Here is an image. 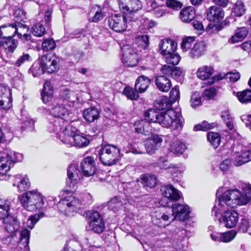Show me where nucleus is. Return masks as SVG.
I'll return each mask as SVG.
<instances>
[{"label":"nucleus","instance_id":"nucleus-1","mask_svg":"<svg viewBox=\"0 0 251 251\" xmlns=\"http://www.w3.org/2000/svg\"><path fill=\"white\" fill-rule=\"evenodd\" d=\"M162 195L164 197L160 201V204L163 207H172V221L176 220L184 221L189 218L190 207L186 204L174 203L181 197V193L172 185H163L161 188Z\"/></svg>","mask_w":251,"mask_h":251},{"label":"nucleus","instance_id":"nucleus-2","mask_svg":"<svg viewBox=\"0 0 251 251\" xmlns=\"http://www.w3.org/2000/svg\"><path fill=\"white\" fill-rule=\"evenodd\" d=\"M239 186L242 190V192L236 189H229L221 195H217L219 206L223 208L226 206L233 208L250 202L251 201V185L241 183Z\"/></svg>","mask_w":251,"mask_h":251},{"label":"nucleus","instance_id":"nucleus-3","mask_svg":"<svg viewBox=\"0 0 251 251\" xmlns=\"http://www.w3.org/2000/svg\"><path fill=\"white\" fill-rule=\"evenodd\" d=\"M145 117L148 118L149 121L158 123L162 126L169 128L172 126L178 129L182 127L180 110L169 109L159 112L155 109H150L144 113Z\"/></svg>","mask_w":251,"mask_h":251},{"label":"nucleus","instance_id":"nucleus-4","mask_svg":"<svg viewBox=\"0 0 251 251\" xmlns=\"http://www.w3.org/2000/svg\"><path fill=\"white\" fill-rule=\"evenodd\" d=\"M92 203V196L88 193H83L77 196L70 195L61 199L58 207L61 212L70 216L77 210Z\"/></svg>","mask_w":251,"mask_h":251},{"label":"nucleus","instance_id":"nucleus-5","mask_svg":"<svg viewBox=\"0 0 251 251\" xmlns=\"http://www.w3.org/2000/svg\"><path fill=\"white\" fill-rule=\"evenodd\" d=\"M61 141L66 145L78 148H84L90 143V140L80 134L75 127L69 126L60 134Z\"/></svg>","mask_w":251,"mask_h":251},{"label":"nucleus","instance_id":"nucleus-6","mask_svg":"<svg viewBox=\"0 0 251 251\" xmlns=\"http://www.w3.org/2000/svg\"><path fill=\"white\" fill-rule=\"evenodd\" d=\"M18 200L24 208L29 211L40 210L45 204L43 195L36 190L29 191L19 195Z\"/></svg>","mask_w":251,"mask_h":251},{"label":"nucleus","instance_id":"nucleus-7","mask_svg":"<svg viewBox=\"0 0 251 251\" xmlns=\"http://www.w3.org/2000/svg\"><path fill=\"white\" fill-rule=\"evenodd\" d=\"M225 16L223 9L217 6H212L206 10V17L210 23L206 27V30L210 33H216L223 28L221 22Z\"/></svg>","mask_w":251,"mask_h":251},{"label":"nucleus","instance_id":"nucleus-8","mask_svg":"<svg viewBox=\"0 0 251 251\" xmlns=\"http://www.w3.org/2000/svg\"><path fill=\"white\" fill-rule=\"evenodd\" d=\"M101 163L105 166L115 165L120 159V150L113 145L105 144L101 146L99 152Z\"/></svg>","mask_w":251,"mask_h":251},{"label":"nucleus","instance_id":"nucleus-9","mask_svg":"<svg viewBox=\"0 0 251 251\" xmlns=\"http://www.w3.org/2000/svg\"><path fill=\"white\" fill-rule=\"evenodd\" d=\"M41 62L42 69L37 74H52L58 71L59 69L60 59L54 54L48 53L42 55L38 59Z\"/></svg>","mask_w":251,"mask_h":251},{"label":"nucleus","instance_id":"nucleus-10","mask_svg":"<svg viewBox=\"0 0 251 251\" xmlns=\"http://www.w3.org/2000/svg\"><path fill=\"white\" fill-rule=\"evenodd\" d=\"M68 179L64 191L67 193H74L77 188V183L82 177V173L78 169L77 165L71 164L67 171Z\"/></svg>","mask_w":251,"mask_h":251},{"label":"nucleus","instance_id":"nucleus-11","mask_svg":"<svg viewBox=\"0 0 251 251\" xmlns=\"http://www.w3.org/2000/svg\"><path fill=\"white\" fill-rule=\"evenodd\" d=\"M136 18L128 15L115 14L108 18V25L109 27L117 32L125 31L127 27L126 23L134 21Z\"/></svg>","mask_w":251,"mask_h":251},{"label":"nucleus","instance_id":"nucleus-12","mask_svg":"<svg viewBox=\"0 0 251 251\" xmlns=\"http://www.w3.org/2000/svg\"><path fill=\"white\" fill-rule=\"evenodd\" d=\"M121 49L123 51L122 61L125 65L130 67L136 66L138 62L137 50L128 45L124 46Z\"/></svg>","mask_w":251,"mask_h":251},{"label":"nucleus","instance_id":"nucleus-13","mask_svg":"<svg viewBox=\"0 0 251 251\" xmlns=\"http://www.w3.org/2000/svg\"><path fill=\"white\" fill-rule=\"evenodd\" d=\"M119 8L126 15L133 17L135 13L142 8L139 0H118Z\"/></svg>","mask_w":251,"mask_h":251},{"label":"nucleus","instance_id":"nucleus-14","mask_svg":"<svg viewBox=\"0 0 251 251\" xmlns=\"http://www.w3.org/2000/svg\"><path fill=\"white\" fill-rule=\"evenodd\" d=\"M90 219L91 230L98 234L102 232L105 226L101 215L97 211H93L90 214Z\"/></svg>","mask_w":251,"mask_h":251},{"label":"nucleus","instance_id":"nucleus-15","mask_svg":"<svg viewBox=\"0 0 251 251\" xmlns=\"http://www.w3.org/2000/svg\"><path fill=\"white\" fill-rule=\"evenodd\" d=\"M11 89L7 85L0 84V109H8L12 105Z\"/></svg>","mask_w":251,"mask_h":251},{"label":"nucleus","instance_id":"nucleus-16","mask_svg":"<svg viewBox=\"0 0 251 251\" xmlns=\"http://www.w3.org/2000/svg\"><path fill=\"white\" fill-rule=\"evenodd\" d=\"M50 112L54 117V118L62 120L68 117L69 114V111L61 100L55 101L52 103Z\"/></svg>","mask_w":251,"mask_h":251},{"label":"nucleus","instance_id":"nucleus-17","mask_svg":"<svg viewBox=\"0 0 251 251\" xmlns=\"http://www.w3.org/2000/svg\"><path fill=\"white\" fill-rule=\"evenodd\" d=\"M80 168L82 174L87 177L93 176L97 170L95 162L91 156L83 158L80 163Z\"/></svg>","mask_w":251,"mask_h":251},{"label":"nucleus","instance_id":"nucleus-18","mask_svg":"<svg viewBox=\"0 0 251 251\" xmlns=\"http://www.w3.org/2000/svg\"><path fill=\"white\" fill-rule=\"evenodd\" d=\"M223 223L227 228H233L236 226L239 220V214L235 210H226L222 216Z\"/></svg>","mask_w":251,"mask_h":251},{"label":"nucleus","instance_id":"nucleus-19","mask_svg":"<svg viewBox=\"0 0 251 251\" xmlns=\"http://www.w3.org/2000/svg\"><path fill=\"white\" fill-rule=\"evenodd\" d=\"M176 47V43L171 39L162 40L159 45V52L165 57L175 52Z\"/></svg>","mask_w":251,"mask_h":251},{"label":"nucleus","instance_id":"nucleus-20","mask_svg":"<svg viewBox=\"0 0 251 251\" xmlns=\"http://www.w3.org/2000/svg\"><path fill=\"white\" fill-rule=\"evenodd\" d=\"M66 123L64 120L58 118H52L49 123L48 126V130L50 132H54L58 135L59 138L61 139L60 134L63 131L65 127Z\"/></svg>","mask_w":251,"mask_h":251},{"label":"nucleus","instance_id":"nucleus-21","mask_svg":"<svg viewBox=\"0 0 251 251\" xmlns=\"http://www.w3.org/2000/svg\"><path fill=\"white\" fill-rule=\"evenodd\" d=\"M12 185L14 187L16 186L19 192H22L29 188L30 183L27 177L17 175L13 177Z\"/></svg>","mask_w":251,"mask_h":251},{"label":"nucleus","instance_id":"nucleus-22","mask_svg":"<svg viewBox=\"0 0 251 251\" xmlns=\"http://www.w3.org/2000/svg\"><path fill=\"white\" fill-rule=\"evenodd\" d=\"M154 82L157 89L163 92H168L171 87L172 83L170 79L164 75L155 76Z\"/></svg>","mask_w":251,"mask_h":251},{"label":"nucleus","instance_id":"nucleus-23","mask_svg":"<svg viewBox=\"0 0 251 251\" xmlns=\"http://www.w3.org/2000/svg\"><path fill=\"white\" fill-rule=\"evenodd\" d=\"M1 222L4 224L5 230L8 233H13L19 229V224L14 217L8 216Z\"/></svg>","mask_w":251,"mask_h":251},{"label":"nucleus","instance_id":"nucleus-24","mask_svg":"<svg viewBox=\"0 0 251 251\" xmlns=\"http://www.w3.org/2000/svg\"><path fill=\"white\" fill-rule=\"evenodd\" d=\"M12 165V160L7 152H0V174L6 175Z\"/></svg>","mask_w":251,"mask_h":251},{"label":"nucleus","instance_id":"nucleus-25","mask_svg":"<svg viewBox=\"0 0 251 251\" xmlns=\"http://www.w3.org/2000/svg\"><path fill=\"white\" fill-rule=\"evenodd\" d=\"M206 44L203 42L196 43L189 52V56L192 58H198L202 56L206 50Z\"/></svg>","mask_w":251,"mask_h":251},{"label":"nucleus","instance_id":"nucleus-26","mask_svg":"<svg viewBox=\"0 0 251 251\" xmlns=\"http://www.w3.org/2000/svg\"><path fill=\"white\" fill-rule=\"evenodd\" d=\"M100 111L95 107H90L83 110V118L89 123L94 122L100 118Z\"/></svg>","mask_w":251,"mask_h":251},{"label":"nucleus","instance_id":"nucleus-27","mask_svg":"<svg viewBox=\"0 0 251 251\" xmlns=\"http://www.w3.org/2000/svg\"><path fill=\"white\" fill-rule=\"evenodd\" d=\"M30 231L27 229H24L21 231L19 243V251H29L28 244L30 239Z\"/></svg>","mask_w":251,"mask_h":251},{"label":"nucleus","instance_id":"nucleus-28","mask_svg":"<svg viewBox=\"0 0 251 251\" xmlns=\"http://www.w3.org/2000/svg\"><path fill=\"white\" fill-rule=\"evenodd\" d=\"M151 83V80L146 76H139L136 79L135 89L139 93H144L148 89Z\"/></svg>","mask_w":251,"mask_h":251},{"label":"nucleus","instance_id":"nucleus-29","mask_svg":"<svg viewBox=\"0 0 251 251\" xmlns=\"http://www.w3.org/2000/svg\"><path fill=\"white\" fill-rule=\"evenodd\" d=\"M196 16L195 9L192 6H188L181 10L180 19L184 23H189L194 20Z\"/></svg>","mask_w":251,"mask_h":251},{"label":"nucleus","instance_id":"nucleus-30","mask_svg":"<svg viewBox=\"0 0 251 251\" xmlns=\"http://www.w3.org/2000/svg\"><path fill=\"white\" fill-rule=\"evenodd\" d=\"M250 161H251V144L246 150L243 151L241 154L235 158L234 163L235 166H239Z\"/></svg>","mask_w":251,"mask_h":251},{"label":"nucleus","instance_id":"nucleus-31","mask_svg":"<svg viewBox=\"0 0 251 251\" xmlns=\"http://www.w3.org/2000/svg\"><path fill=\"white\" fill-rule=\"evenodd\" d=\"M16 26L13 24L3 25L0 27V38H11L17 33Z\"/></svg>","mask_w":251,"mask_h":251},{"label":"nucleus","instance_id":"nucleus-32","mask_svg":"<svg viewBox=\"0 0 251 251\" xmlns=\"http://www.w3.org/2000/svg\"><path fill=\"white\" fill-rule=\"evenodd\" d=\"M17 46L16 40L11 38H0V47H3L5 50L8 52L12 53L14 51Z\"/></svg>","mask_w":251,"mask_h":251},{"label":"nucleus","instance_id":"nucleus-33","mask_svg":"<svg viewBox=\"0 0 251 251\" xmlns=\"http://www.w3.org/2000/svg\"><path fill=\"white\" fill-rule=\"evenodd\" d=\"M249 33L248 28L247 27H241L237 29L234 35L231 38V42L233 43L242 41L245 39Z\"/></svg>","mask_w":251,"mask_h":251},{"label":"nucleus","instance_id":"nucleus-34","mask_svg":"<svg viewBox=\"0 0 251 251\" xmlns=\"http://www.w3.org/2000/svg\"><path fill=\"white\" fill-rule=\"evenodd\" d=\"M213 73V69L211 66H203L200 68L197 72V76L202 80L209 78Z\"/></svg>","mask_w":251,"mask_h":251},{"label":"nucleus","instance_id":"nucleus-35","mask_svg":"<svg viewBox=\"0 0 251 251\" xmlns=\"http://www.w3.org/2000/svg\"><path fill=\"white\" fill-rule=\"evenodd\" d=\"M124 201V199L121 197L115 196L109 201L108 208L111 210L116 211L122 208Z\"/></svg>","mask_w":251,"mask_h":251},{"label":"nucleus","instance_id":"nucleus-36","mask_svg":"<svg viewBox=\"0 0 251 251\" xmlns=\"http://www.w3.org/2000/svg\"><path fill=\"white\" fill-rule=\"evenodd\" d=\"M61 97L63 101L73 103L77 100L75 93L69 89H65L61 92Z\"/></svg>","mask_w":251,"mask_h":251},{"label":"nucleus","instance_id":"nucleus-37","mask_svg":"<svg viewBox=\"0 0 251 251\" xmlns=\"http://www.w3.org/2000/svg\"><path fill=\"white\" fill-rule=\"evenodd\" d=\"M11 202L8 200L0 199V221L5 217L9 216V211L10 208Z\"/></svg>","mask_w":251,"mask_h":251},{"label":"nucleus","instance_id":"nucleus-38","mask_svg":"<svg viewBox=\"0 0 251 251\" xmlns=\"http://www.w3.org/2000/svg\"><path fill=\"white\" fill-rule=\"evenodd\" d=\"M186 149V145L178 140L173 142L170 146V150L174 154H181Z\"/></svg>","mask_w":251,"mask_h":251},{"label":"nucleus","instance_id":"nucleus-39","mask_svg":"<svg viewBox=\"0 0 251 251\" xmlns=\"http://www.w3.org/2000/svg\"><path fill=\"white\" fill-rule=\"evenodd\" d=\"M155 106L157 111L162 112V111L170 109L171 103L167 98L164 97L157 100L155 103Z\"/></svg>","mask_w":251,"mask_h":251},{"label":"nucleus","instance_id":"nucleus-40","mask_svg":"<svg viewBox=\"0 0 251 251\" xmlns=\"http://www.w3.org/2000/svg\"><path fill=\"white\" fill-rule=\"evenodd\" d=\"M142 183L145 186L153 188L157 183L156 177L154 175H145L142 178Z\"/></svg>","mask_w":251,"mask_h":251},{"label":"nucleus","instance_id":"nucleus-41","mask_svg":"<svg viewBox=\"0 0 251 251\" xmlns=\"http://www.w3.org/2000/svg\"><path fill=\"white\" fill-rule=\"evenodd\" d=\"M123 94L130 100H137L139 98L138 92L129 86H126L123 91Z\"/></svg>","mask_w":251,"mask_h":251},{"label":"nucleus","instance_id":"nucleus-42","mask_svg":"<svg viewBox=\"0 0 251 251\" xmlns=\"http://www.w3.org/2000/svg\"><path fill=\"white\" fill-rule=\"evenodd\" d=\"M237 97L240 102L242 103L251 102V90H246L239 92L237 94Z\"/></svg>","mask_w":251,"mask_h":251},{"label":"nucleus","instance_id":"nucleus-43","mask_svg":"<svg viewBox=\"0 0 251 251\" xmlns=\"http://www.w3.org/2000/svg\"><path fill=\"white\" fill-rule=\"evenodd\" d=\"M187 232L183 228H178L175 230L173 234V239L176 243L183 241L187 236Z\"/></svg>","mask_w":251,"mask_h":251},{"label":"nucleus","instance_id":"nucleus-44","mask_svg":"<svg viewBox=\"0 0 251 251\" xmlns=\"http://www.w3.org/2000/svg\"><path fill=\"white\" fill-rule=\"evenodd\" d=\"M207 139L215 149L219 146L221 142L220 135L217 132H208L207 133Z\"/></svg>","mask_w":251,"mask_h":251},{"label":"nucleus","instance_id":"nucleus-45","mask_svg":"<svg viewBox=\"0 0 251 251\" xmlns=\"http://www.w3.org/2000/svg\"><path fill=\"white\" fill-rule=\"evenodd\" d=\"M246 11L245 7L241 1H237L234 4L232 14L236 17L242 16Z\"/></svg>","mask_w":251,"mask_h":251},{"label":"nucleus","instance_id":"nucleus-46","mask_svg":"<svg viewBox=\"0 0 251 251\" xmlns=\"http://www.w3.org/2000/svg\"><path fill=\"white\" fill-rule=\"evenodd\" d=\"M21 128L23 130L32 131L34 128V121L30 117L22 119Z\"/></svg>","mask_w":251,"mask_h":251},{"label":"nucleus","instance_id":"nucleus-47","mask_svg":"<svg viewBox=\"0 0 251 251\" xmlns=\"http://www.w3.org/2000/svg\"><path fill=\"white\" fill-rule=\"evenodd\" d=\"M31 32L34 36L41 37L45 33V28L40 22L35 24L31 28Z\"/></svg>","mask_w":251,"mask_h":251},{"label":"nucleus","instance_id":"nucleus-48","mask_svg":"<svg viewBox=\"0 0 251 251\" xmlns=\"http://www.w3.org/2000/svg\"><path fill=\"white\" fill-rule=\"evenodd\" d=\"M164 57L165 58L166 62L168 64L173 65H177L179 62L180 59L179 55L176 51L171 53Z\"/></svg>","mask_w":251,"mask_h":251},{"label":"nucleus","instance_id":"nucleus-49","mask_svg":"<svg viewBox=\"0 0 251 251\" xmlns=\"http://www.w3.org/2000/svg\"><path fill=\"white\" fill-rule=\"evenodd\" d=\"M201 95L200 92H195L193 93L191 97L190 103L191 106L195 108L201 104Z\"/></svg>","mask_w":251,"mask_h":251},{"label":"nucleus","instance_id":"nucleus-50","mask_svg":"<svg viewBox=\"0 0 251 251\" xmlns=\"http://www.w3.org/2000/svg\"><path fill=\"white\" fill-rule=\"evenodd\" d=\"M56 44L52 39H46L42 43V48L44 51H49L55 49Z\"/></svg>","mask_w":251,"mask_h":251},{"label":"nucleus","instance_id":"nucleus-51","mask_svg":"<svg viewBox=\"0 0 251 251\" xmlns=\"http://www.w3.org/2000/svg\"><path fill=\"white\" fill-rule=\"evenodd\" d=\"M215 126V124L214 123H212L211 124L208 123L206 121H203L201 124H198L195 126L194 127V131H198V130H202V131H207L209 130L212 128H213Z\"/></svg>","mask_w":251,"mask_h":251},{"label":"nucleus","instance_id":"nucleus-52","mask_svg":"<svg viewBox=\"0 0 251 251\" xmlns=\"http://www.w3.org/2000/svg\"><path fill=\"white\" fill-rule=\"evenodd\" d=\"M250 227L251 223L249 221V219L244 218L241 220L238 230L239 232L246 233L248 232Z\"/></svg>","mask_w":251,"mask_h":251},{"label":"nucleus","instance_id":"nucleus-53","mask_svg":"<svg viewBox=\"0 0 251 251\" xmlns=\"http://www.w3.org/2000/svg\"><path fill=\"white\" fill-rule=\"evenodd\" d=\"M6 152L9 158L12 160L13 165L15 162L22 161L23 159V155L21 153L12 151H9Z\"/></svg>","mask_w":251,"mask_h":251},{"label":"nucleus","instance_id":"nucleus-54","mask_svg":"<svg viewBox=\"0 0 251 251\" xmlns=\"http://www.w3.org/2000/svg\"><path fill=\"white\" fill-rule=\"evenodd\" d=\"M166 6L173 10H178L182 6V3L177 0H166Z\"/></svg>","mask_w":251,"mask_h":251},{"label":"nucleus","instance_id":"nucleus-55","mask_svg":"<svg viewBox=\"0 0 251 251\" xmlns=\"http://www.w3.org/2000/svg\"><path fill=\"white\" fill-rule=\"evenodd\" d=\"M195 38L194 36H189L183 39L181 43V48L183 51H187L191 46V44L195 41Z\"/></svg>","mask_w":251,"mask_h":251},{"label":"nucleus","instance_id":"nucleus-56","mask_svg":"<svg viewBox=\"0 0 251 251\" xmlns=\"http://www.w3.org/2000/svg\"><path fill=\"white\" fill-rule=\"evenodd\" d=\"M236 235V233L234 231H230L226 233H221L222 242H229L231 241Z\"/></svg>","mask_w":251,"mask_h":251},{"label":"nucleus","instance_id":"nucleus-57","mask_svg":"<svg viewBox=\"0 0 251 251\" xmlns=\"http://www.w3.org/2000/svg\"><path fill=\"white\" fill-rule=\"evenodd\" d=\"M31 57L27 53H23L22 56L19 57L17 60L14 63V65L17 67H20L22 64L30 61Z\"/></svg>","mask_w":251,"mask_h":251},{"label":"nucleus","instance_id":"nucleus-58","mask_svg":"<svg viewBox=\"0 0 251 251\" xmlns=\"http://www.w3.org/2000/svg\"><path fill=\"white\" fill-rule=\"evenodd\" d=\"M232 165V161L230 159L224 160L220 164V169L221 171L225 173L229 170Z\"/></svg>","mask_w":251,"mask_h":251},{"label":"nucleus","instance_id":"nucleus-59","mask_svg":"<svg viewBox=\"0 0 251 251\" xmlns=\"http://www.w3.org/2000/svg\"><path fill=\"white\" fill-rule=\"evenodd\" d=\"M144 146L147 152L149 154H152L154 153L157 149L156 146L153 144V142L150 140L149 139L146 141Z\"/></svg>","mask_w":251,"mask_h":251},{"label":"nucleus","instance_id":"nucleus-60","mask_svg":"<svg viewBox=\"0 0 251 251\" xmlns=\"http://www.w3.org/2000/svg\"><path fill=\"white\" fill-rule=\"evenodd\" d=\"M137 41L138 44L141 45L143 49H146L149 45V36L147 35L139 36Z\"/></svg>","mask_w":251,"mask_h":251},{"label":"nucleus","instance_id":"nucleus-61","mask_svg":"<svg viewBox=\"0 0 251 251\" xmlns=\"http://www.w3.org/2000/svg\"><path fill=\"white\" fill-rule=\"evenodd\" d=\"M44 214L43 212H40L38 214H35L34 215L31 216L28 222H30L31 226L28 225V227L30 229H32L35 224L39 221V220L44 216Z\"/></svg>","mask_w":251,"mask_h":251},{"label":"nucleus","instance_id":"nucleus-62","mask_svg":"<svg viewBox=\"0 0 251 251\" xmlns=\"http://www.w3.org/2000/svg\"><path fill=\"white\" fill-rule=\"evenodd\" d=\"M14 15L17 22H24L25 19V13L21 9H18L16 10L14 12Z\"/></svg>","mask_w":251,"mask_h":251},{"label":"nucleus","instance_id":"nucleus-63","mask_svg":"<svg viewBox=\"0 0 251 251\" xmlns=\"http://www.w3.org/2000/svg\"><path fill=\"white\" fill-rule=\"evenodd\" d=\"M169 219V216L168 214H163L161 215H159L157 216H154L152 217V221L155 224L158 225L159 226H162L159 225L160 223L161 220H162L164 221H168Z\"/></svg>","mask_w":251,"mask_h":251},{"label":"nucleus","instance_id":"nucleus-64","mask_svg":"<svg viewBox=\"0 0 251 251\" xmlns=\"http://www.w3.org/2000/svg\"><path fill=\"white\" fill-rule=\"evenodd\" d=\"M42 67L41 66V62L38 61V63H34L30 68V71L32 73L34 77H36L38 75H42L43 74H37L38 70H41Z\"/></svg>","mask_w":251,"mask_h":251}]
</instances>
